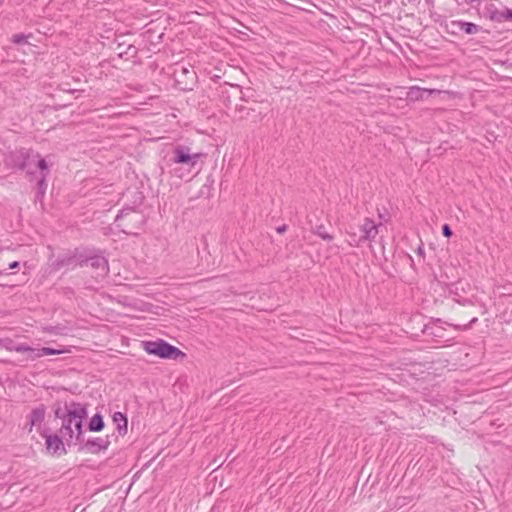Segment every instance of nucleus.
Masks as SVG:
<instances>
[{
	"label": "nucleus",
	"instance_id": "f257e3e1",
	"mask_svg": "<svg viewBox=\"0 0 512 512\" xmlns=\"http://www.w3.org/2000/svg\"><path fill=\"white\" fill-rule=\"evenodd\" d=\"M66 413L60 415L56 411V417L62 419L60 435L68 446L81 444L82 422L87 417V407L84 404L71 402L66 404Z\"/></svg>",
	"mask_w": 512,
	"mask_h": 512
},
{
	"label": "nucleus",
	"instance_id": "f03ea898",
	"mask_svg": "<svg viewBox=\"0 0 512 512\" xmlns=\"http://www.w3.org/2000/svg\"><path fill=\"white\" fill-rule=\"evenodd\" d=\"M382 227L381 224H376L372 219L365 218L361 225L353 226L350 225L347 230L348 242L351 246L359 245L364 240L374 239L379 229Z\"/></svg>",
	"mask_w": 512,
	"mask_h": 512
},
{
	"label": "nucleus",
	"instance_id": "7ed1b4c3",
	"mask_svg": "<svg viewBox=\"0 0 512 512\" xmlns=\"http://www.w3.org/2000/svg\"><path fill=\"white\" fill-rule=\"evenodd\" d=\"M144 223V216L133 209H124L116 216L115 227L125 234H137Z\"/></svg>",
	"mask_w": 512,
	"mask_h": 512
},
{
	"label": "nucleus",
	"instance_id": "20e7f679",
	"mask_svg": "<svg viewBox=\"0 0 512 512\" xmlns=\"http://www.w3.org/2000/svg\"><path fill=\"white\" fill-rule=\"evenodd\" d=\"M200 156L199 153H192L191 149L187 146L177 145L173 149L171 162L175 165H182L187 173H190Z\"/></svg>",
	"mask_w": 512,
	"mask_h": 512
},
{
	"label": "nucleus",
	"instance_id": "39448f33",
	"mask_svg": "<svg viewBox=\"0 0 512 512\" xmlns=\"http://www.w3.org/2000/svg\"><path fill=\"white\" fill-rule=\"evenodd\" d=\"M144 350L149 354L167 359H177L179 356L184 355L177 347L163 340L144 342Z\"/></svg>",
	"mask_w": 512,
	"mask_h": 512
},
{
	"label": "nucleus",
	"instance_id": "423d86ee",
	"mask_svg": "<svg viewBox=\"0 0 512 512\" xmlns=\"http://www.w3.org/2000/svg\"><path fill=\"white\" fill-rule=\"evenodd\" d=\"M27 159H30V152L28 150L21 149L11 152L5 158V162L9 167L25 169L29 174H32V170L30 168L31 163L27 162Z\"/></svg>",
	"mask_w": 512,
	"mask_h": 512
},
{
	"label": "nucleus",
	"instance_id": "0eeeda50",
	"mask_svg": "<svg viewBox=\"0 0 512 512\" xmlns=\"http://www.w3.org/2000/svg\"><path fill=\"white\" fill-rule=\"evenodd\" d=\"M26 161L31 163L30 168L32 170V174L35 172V169H39L41 171V179L38 182V186L39 190L44 192L46 188L45 177L48 173V165L45 159L40 158L38 154L30 153V159H27Z\"/></svg>",
	"mask_w": 512,
	"mask_h": 512
},
{
	"label": "nucleus",
	"instance_id": "6e6552de",
	"mask_svg": "<svg viewBox=\"0 0 512 512\" xmlns=\"http://www.w3.org/2000/svg\"><path fill=\"white\" fill-rule=\"evenodd\" d=\"M46 408L43 404L32 409L28 416V432H32L33 428H40L41 424L45 419Z\"/></svg>",
	"mask_w": 512,
	"mask_h": 512
},
{
	"label": "nucleus",
	"instance_id": "1a4fd4ad",
	"mask_svg": "<svg viewBox=\"0 0 512 512\" xmlns=\"http://www.w3.org/2000/svg\"><path fill=\"white\" fill-rule=\"evenodd\" d=\"M69 352L66 348H49V347H43V348H33L30 347V353L26 357L27 360L34 361L35 359L41 358L43 356L47 355H60L63 353Z\"/></svg>",
	"mask_w": 512,
	"mask_h": 512
},
{
	"label": "nucleus",
	"instance_id": "9d476101",
	"mask_svg": "<svg viewBox=\"0 0 512 512\" xmlns=\"http://www.w3.org/2000/svg\"><path fill=\"white\" fill-rule=\"evenodd\" d=\"M64 439L58 435H48L46 436V447L47 450L53 454L56 453H66L64 448Z\"/></svg>",
	"mask_w": 512,
	"mask_h": 512
},
{
	"label": "nucleus",
	"instance_id": "9b49d317",
	"mask_svg": "<svg viewBox=\"0 0 512 512\" xmlns=\"http://www.w3.org/2000/svg\"><path fill=\"white\" fill-rule=\"evenodd\" d=\"M80 266L82 267H88L91 266L93 268H97L100 270V273L98 275L104 276L108 272V265L106 258H84L80 262Z\"/></svg>",
	"mask_w": 512,
	"mask_h": 512
},
{
	"label": "nucleus",
	"instance_id": "f8f14e48",
	"mask_svg": "<svg viewBox=\"0 0 512 512\" xmlns=\"http://www.w3.org/2000/svg\"><path fill=\"white\" fill-rule=\"evenodd\" d=\"M440 91L436 89H425L419 87H411L407 93L408 99L412 101L422 100L431 94H439Z\"/></svg>",
	"mask_w": 512,
	"mask_h": 512
},
{
	"label": "nucleus",
	"instance_id": "ddd939ff",
	"mask_svg": "<svg viewBox=\"0 0 512 512\" xmlns=\"http://www.w3.org/2000/svg\"><path fill=\"white\" fill-rule=\"evenodd\" d=\"M110 445V441L108 436L105 438L97 437L91 440H88L85 444V447L91 452V453H97L100 450H105Z\"/></svg>",
	"mask_w": 512,
	"mask_h": 512
},
{
	"label": "nucleus",
	"instance_id": "4468645a",
	"mask_svg": "<svg viewBox=\"0 0 512 512\" xmlns=\"http://www.w3.org/2000/svg\"><path fill=\"white\" fill-rule=\"evenodd\" d=\"M0 347H3L8 351L27 353V356L30 353V346L26 344H15L14 341L9 338L0 339Z\"/></svg>",
	"mask_w": 512,
	"mask_h": 512
},
{
	"label": "nucleus",
	"instance_id": "2eb2a0df",
	"mask_svg": "<svg viewBox=\"0 0 512 512\" xmlns=\"http://www.w3.org/2000/svg\"><path fill=\"white\" fill-rule=\"evenodd\" d=\"M113 421L117 423V429L121 435H124L127 432V419L126 417L120 413L116 412L113 415Z\"/></svg>",
	"mask_w": 512,
	"mask_h": 512
},
{
	"label": "nucleus",
	"instance_id": "dca6fc26",
	"mask_svg": "<svg viewBox=\"0 0 512 512\" xmlns=\"http://www.w3.org/2000/svg\"><path fill=\"white\" fill-rule=\"evenodd\" d=\"M103 427H104V422H103L102 417L99 414H95L90 420L89 430L98 432V431H101L103 429Z\"/></svg>",
	"mask_w": 512,
	"mask_h": 512
},
{
	"label": "nucleus",
	"instance_id": "f3484780",
	"mask_svg": "<svg viewBox=\"0 0 512 512\" xmlns=\"http://www.w3.org/2000/svg\"><path fill=\"white\" fill-rule=\"evenodd\" d=\"M312 231L314 234L318 235L325 241L330 242L333 240V236L326 231V227L322 224L314 227Z\"/></svg>",
	"mask_w": 512,
	"mask_h": 512
},
{
	"label": "nucleus",
	"instance_id": "a211bd4d",
	"mask_svg": "<svg viewBox=\"0 0 512 512\" xmlns=\"http://www.w3.org/2000/svg\"><path fill=\"white\" fill-rule=\"evenodd\" d=\"M458 25L460 29L464 31L466 34H475L479 30L478 26L474 23L459 22Z\"/></svg>",
	"mask_w": 512,
	"mask_h": 512
},
{
	"label": "nucleus",
	"instance_id": "6ab92c4d",
	"mask_svg": "<svg viewBox=\"0 0 512 512\" xmlns=\"http://www.w3.org/2000/svg\"><path fill=\"white\" fill-rule=\"evenodd\" d=\"M497 18L499 21H512V9L505 8L497 12Z\"/></svg>",
	"mask_w": 512,
	"mask_h": 512
},
{
	"label": "nucleus",
	"instance_id": "aec40b11",
	"mask_svg": "<svg viewBox=\"0 0 512 512\" xmlns=\"http://www.w3.org/2000/svg\"><path fill=\"white\" fill-rule=\"evenodd\" d=\"M12 41L16 44H20V43L26 41V36L23 34H16L13 36Z\"/></svg>",
	"mask_w": 512,
	"mask_h": 512
},
{
	"label": "nucleus",
	"instance_id": "412c9836",
	"mask_svg": "<svg viewBox=\"0 0 512 512\" xmlns=\"http://www.w3.org/2000/svg\"><path fill=\"white\" fill-rule=\"evenodd\" d=\"M442 233L445 237H450L452 235V230L448 224L443 225Z\"/></svg>",
	"mask_w": 512,
	"mask_h": 512
},
{
	"label": "nucleus",
	"instance_id": "4be33fe9",
	"mask_svg": "<svg viewBox=\"0 0 512 512\" xmlns=\"http://www.w3.org/2000/svg\"><path fill=\"white\" fill-rule=\"evenodd\" d=\"M328 252L331 254H339L340 253L339 246L333 245V246L329 247Z\"/></svg>",
	"mask_w": 512,
	"mask_h": 512
},
{
	"label": "nucleus",
	"instance_id": "5701e85b",
	"mask_svg": "<svg viewBox=\"0 0 512 512\" xmlns=\"http://www.w3.org/2000/svg\"><path fill=\"white\" fill-rule=\"evenodd\" d=\"M477 320H478V319H477L476 317H474V318H472V319H471V321L469 322V324H468V325H465V326H463V327L458 326L457 328H459V329H463V330H466V329L470 328L472 324L476 323V322H477Z\"/></svg>",
	"mask_w": 512,
	"mask_h": 512
},
{
	"label": "nucleus",
	"instance_id": "b1692460",
	"mask_svg": "<svg viewBox=\"0 0 512 512\" xmlns=\"http://www.w3.org/2000/svg\"><path fill=\"white\" fill-rule=\"evenodd\" d=\"M277 233L282 234L287 231V225L283 224L276 228Z\"/></svg>",
	"mask_w": 512,
	"mask_h": 512
},
{
	"label": "nucleus",
	"instance_id": "393cba45",
	"mask_svg": "<svg viewBox=\"0 0 512 512\" xmlns=\"http://www.w3.org/2000/svg\"><path fill=\"white\" fill-rule=\"evenodd\" d=\"M182 168H175V175L179 178H182L184 176V173L181 172Z\"/></svg>",
	"mask_w": 512,
	"mask_h": 512
},
{
	"label": "nucleus",
	"instance_id": "a878e982",
	"mask_svg": "<svg viewBox=\"0 0 512 512\" xmlns=\"http://www.w3.org/2000/svg\"><path fill=\"white\" fill-rule=\"evenodd\" d=\"M371 252L374 254V256H376L378 253L383 254V253H384V248H383V247H380V249H379V251H378V252H377V251H375V250H372Z\"/></svg>",
	"mask_w": 512,
	"mask_h": 512
},
{
	"label": "nucleus",
	"instance_id": "bb28decb",
	"mask_svg": "<svg viewBox=\"0 0 512 512\" xmlns=\"http://www.w3.org/2000/svg\"><path fill=\"white\" fill-rule=\"evenodd\" d=\"M18 266H19V263L15 261V262L9 264V269H13V268H16Z\"/></svg>",
	"mask_w": 512,
	"mask_h": 512
},
{
	"label": "nucleus",
	"instance_id": "cd10ccee",
	"mask_svg": "<svg viewBox=\"0 0 512 512\" xmlns=\"http://www.w3.org/2000/svg\"><path fill=\"white\" fill-rule=\"evenodd\" d=\"M418 253H419V254H422V253H423V251H422V248H421V247H419V248H418Z\"/></svg>",
	"mask_w": 512,
	"mask_h": 512
},
{
	"label": "nucleus",
	"instance_id": "c85d7f7f",
	"mask_svg": "<svg viewBox=\"0 0 512 512\" xmlns=\"http://www.w3.org/2000/svg\"><path fill=\"white\" fill-rule=\"evenodd\" d=\"M2 273H3V271H2V270H0V275H1Z\"/></svg>",
	"mask_w": 512,
	"mask_h": 512
}]
</instances>
